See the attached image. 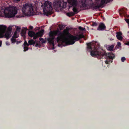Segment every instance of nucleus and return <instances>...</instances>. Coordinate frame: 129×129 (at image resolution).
I'll return each mask as SVG.
<instances>
[{
  "instance_id": "1",
  "label": "nucleus",
  "mask_w": 129,
  "mask_h": 129,
  "mask_svg": "<svg viewBox=\"0 0 129 129\" xmlns=\"http://www.w3.org/2000/svg\"><path fill=\"white\" fill-rule=\"evenodd\" d=\"M49 36L50 38H48L47 40L50 44L54 46V43L55 37L57 36L56 39L58 43V46H60L61 44L59 43L62 42L65 43L67 45L74 44L76 41H77L82 38H84V36L82 34H80L77 36H74L70 34L69 30L67 27L62 33L59 30L51 31L49 33Z\"/></svg>"
},
{
  "instance_id": "2",
  "label": "nucleus",
  "mask_w": 129,
  "mask_h": 129,
  "mask_svg": "<svg viewBox=\"0 0 129 129\" xmlns=\"http://www.w3.org/2000/svg\"><path fill=\"white\" fill-rule=\"evenodd\" d=\"M98 44L95 43V44H92L91 43H87V48L90 52L91 55L92 56L97 57L98 59H100L104 56L107 57L106 60L105 61L106 63L109 64V62L113 61V59L115 57V55L112 52L106 53L105 52L101 49L100 45L97 44V46L96 45Z\"/></svg>"
},
{
  "instance_id": "3",
  "label": "nucleus",
  "mask_w": 129,
  "mask_h": 129,
  "mask_svg": "<svg viewBox=\"0 0 129 129\" xmlns=\"http://www.w3.org/2000/svg\"><path fill=\"white\" fill-rule=\"evenodd\" d=\"M22 11L23 15L20 14L17 15V18L24 17V16H33L34 15V9L32 6H30L28 3H26L24 5L22 9Z\"/></svg>"
},
{
  "instance_id": "4",
  "label": "nucleus",
  "mask_w": 129,
  "mask_h": 129,
  "mask_svg": "<svg viewBox=\"0 0 129 129\" xmlns=\"http://www.w3.org/2000/svg\"><path fill=\"white\" fill-rule=\"evenodd\" d=\"M17 9L15 7L6 8L4 12L5 17L7 18L14 17L17 13Z\"/></svg>"
},
{
  "instance_id": "5",
  "label": "nucleus",
  "mask_w": 129,
  "mask_h": 129,
  "mask_svg": "<svg viewBox=\"0 0 129 129\" xmlns=\"http://www.w3.org/2000/svg\"><path fill=\"white\" fill-rule=\"evenodd\" d=\"M95 2L90 4V6L92 7L93 10H96L99 9L105 4H107L113 0H95Z\"/></svg>"
},
{
  "instance_id": "6",
  "label": "nucleus",
  "mask_w": 129,
  "mask_h": 129,
  "mask_svg": "<svg viewBox=\"0 0 129 129\" xmlns=\"http://www.w3.org/2000/svg\"><path fill=\"white\" fill-rule=\"evenodd\" d=\"M52 10V4L49 1L45 2L43 9L44 14L47 16L51 15Z\"/></svg>"
},
{
  "instance_id": "7",
  "label": "nucleus",
  "mask_w": 129,
  "mask_h": 129,
  "mask_svg": "<svg viewBox=\"0 0 129 129\" xmlns=\"http://www.w3.org/2000/svg\"><path fill=\"white\" fill-rule=\"evenodd\" d=\"M64 0L59 1L56 2L54 7L56 10H61L66 8L67 2H64Z\"/></svg>"
},
{
  "instance_id": "8",
  "label": "nucleus",
  "mask_w": 129,
  "mask_h": 129,
  "mask_svg": "<svg viewBox=\"0 0 129 129\" xmlns=\"http://www.w3.org/2000/svg\"><path fill=\"white\" fill-rule=\"evenodd\" d=\"M3 25V26H5L6 27L5 32L3 34L4 36L3 37H4L5 38H6L7 39H9L11 36L10 35L12 31V27L10 26L9 27H8L7 30L6 31L7 27L6 26L4 25Z\"/></svg>"
},
{
  "instance_id": "9",
  "label": "nucleus",
  "mask_w": 129,
  "mask_h": 129,
  "mask_svg": "<svg viewBox=\"0 0 129 129\" xmlns=\"http://www.w3.org/2000/svg\"><path fill=\"white\" fill-rule=\"evenodd\" d=\"M6 27L3 25H0V38L3 37V34L5 32ZM2 41L0 40V47L1 46Z\"/></svg>"
},
{
  "instance_id": "10",
  "label": "nucleus",
  "mask_w": 129,
  "mask_h": 129,
  "mask_svg": "<svg viewBox=\"0 0 129 129\" xmlns=\"http://www.w3.org/2000/svg\"><path fill=\"white\" fill-rule=\"evenodd\" d=\"M68 3L70 4L69 7L72 6H77V0H68Z\"/></svg>"
},
{
  "instance_id": "11",
  "label": "nucleus",
  "mask_w": 129,
  "mask_h": 129,
  "mask_svg": "<svg viewBox=\"0 0 129 129\" xmlns=\"http://www.w3.org/2000/svg\"><path fill=\"white\" fill-rule=\"evenodd\" d=\"M106 28V26L104 23H100L97 29L99 30H103L105 29Z\"/></svg>"
},
{
  "instance_id": "12",
  "label": "nucleus",
  "mask_w": 129,
  "mask_h": 129,
  "mask_svg": "<svg viewBox=\"0 0 129 129\" xmlns=\"http://www.w3.org/2000/svg\"><path fill=\"white\" fill-rule=\"evenodd\" d=\"M116 37L117 39L120 40H122L123 38L122 37V33L120 31L117 32L116 33Z\"/></svg>"
},
{
  "instance_id": "13",
  "label": "nucleus",
  "mask_w": 129,
  "mask_h": 129,
  "mask_svg": "<svg viewBox=\"0 0 129 129\" xmlns=\"http://www.w3.org/2000/svg\"><path fill=\"white\" fill-rule=\"evenodd\" d=\"M44 31V30L42 29L40 31L37 33L36 34V35L38 37H42L43 35V33Z\"/></svg>"
},
{
  "instance_id": "14",
  "label": "nucleus",
  "mask_w": 129,
  "mask_h": 129,
  "mask_svg": "<svg viewBox=\"0 0 129 129\" xmlns=\"http://www.w3.org/2000/svg\"><path fill=\"white\" fill-rule=\"evenodd\" d=\"M77 6H74L72 10L74 12V13L75 14H77L78 13L79 11H78V8L77 7Z\"/></svg>"
},
{
  "instance_id": "15",
  "label": "nucleus",
  "mask_w": 129,
  "mask_h": 129,
  "mask_svg": "<svg viewBox=\"0 0 129 129\" xmlns=\"http://www.w3.org/2000/svg\"><path fill=\"white\" fill-rule=\"evenodd\" d=\"M35 34V33L32 31H29L28 33V36L31 37H33Z\"/></svg>"
},
{
  "instance_id": "16",
  "label": "nucleus",
  "mask_w": 129,
  "mask_h": 129,
  "mask_svg": "<svg viewBox=\"0 0 129 129\" xmlns=\"http://www.w3.org/2000/svg\"><path fill=\"white\" fill-rule=\"evenodd\" d=\"M28 43L29 46L31 45H33L34 46L36 42L33 40H30L28 41Z\"/></svg>"
},
{
  "instance_id": "17",
  "label": "nucleus",
  "mask_w": 129,
  "mask_h": 129,
  "mask_svg": "<svg viewBox=\"0 0 129 129\" xmlns=\"http://www.w3.org/2000/svg\"><path fill=\"white\" fill-rule=\"evenodd\" d=\"M75 13L72 12H69L67 13V15L69 17L73 16L75 15Z\"/></svg>"
},
{
  "instance_id": "18",
  "label": "nucleus",
  "mask_w": 129,
  "mask_h": 129,
  "mask_svg": "<svg viewBox=\"0 0 129 129\" xmlns=\"http://www.w3.org/2000/svg\"><path fill=\"white\" fill-rule=\"evenodd\" d=\"M17 31H15L12 37H14V38H17L18 37V36L17 34Z\"/></svg>"
},
{
  "instance_id": "19",
  "label": "nucleus",
  "mask_w": 129,
  "mask_h": 129,
  "mask_svg": "<svg viewBox=\"0 0 129 129\" xmlns=\"http://www.w3.org/2000/svg\"><path fill=\"white\" fill-rule=\"evenodd\" d=\"M26 33V31L25 30H22L21 31L22 36V37L25 36Z\"/></svg>"
},
{
  "instance_id": "20",
  "label": "nucleus",
  "mask_w": 129,
  "mask_h": 129,
  "mask_svg": "<svg viewBox=\"0 0 129 129\" xmlns=\"http://www.w3.org/2000/svg\"><path fill=\"white\" fill-rule=\"evenodd\" d=\"M114 47V45H112L111 46H109L108 47L109 50L110 51H112L113 50V48Z\"/></svg>"
},
{
  "instance_id": "21",
  "label": "nucleus",
  "mask_w": 129,
  "mask_h": 129,
  "mask_svg": "<svg viewBox=\"0 0 129 129\" xmlns=\"http://www.w3.org/2000/svg\"><path fill=\"white\" fill-rule=\"evenodd\" d=\"M11 41L12 43H15L16 42V39L14 37H12L11 39Z\"/></svg>"
},
{
  "instance_id": "22",
  "label": "nucleus",
  "mask_w": 129,
  "mask_h": 129,
  "mask_svg": "<svg viewBox=\"0 0 129 129\" xmlns=\"http://www.w3.org/2000/svg\"><path fill=\"white\" fill-rule=\"evenodd\" d=\"M24 49V50L23 51L24 52L26 51H27L28 50V47L26 46H24L23 47Z\"/></svg>"
},
{
  "instance_id": "23",
  "label": "nucleus",
  "mask_w": 129,
  "mask_h": 129,
  "mask_svg": "<svg viewBox=\"0 0 129 129\" xmlns=\"http://www.w3.org/2000/svg\"><path fill=\"white\" fill-rule=\"evenodd\" d=\"M23 45L24 46H28L29 45L28 44V43H27L26 41H25Z\"/></svg>"
},
{
  "instance_id": "24",
  "label": "nucleus",
  "mask_w": 129,
  "mask_h": 129,
  "mask_svg": "<svg viewBox=\"0 0 129 129\" xmlns=\"http://www.w3.org/2000/svg\"><path fill=\"white\" fill-rule=\"evenodd\" d=\"M39 40L40 41H41L43 43H45V42L44 40V39L43 38H39Z\"/></svg>"
},
{
  "instance_id": "25",
  "label": "nucleus",
  "mask_w": 129,
  "mask_h": 129,
  "mask_svg": "<svg viewBox=\"0 0 129 129\" xmlns=\"http://www.w3.org/2000/svg\"><path fill=\"white\" fill-rule=\"evenodd\" d=\"M126 60V58L125 57H123L121 58V60L122 62H123Z\"/></svg>"
},
{
  "instance_id": "26",
  "label": "nucleus",
  "mask_w": 129,
  "mask_h": 129,
  "mask_svg": "<svg viewBox=\"0 0 129 129\" xmlns=\"http://www.w3.org/2000/svg\"><path fill=\"white\" fill-rule=\"evenodd\" d=\"M78 28L79 30L81 31L84 30L85 29V28H84L81 26H79Z\"/></svg>"
},
{
  "instance_id": "27",
  "label": "nucleus",
  "mask_w": 129,
  "mask_h": 129,
  "mask_svg": "<svg viewBox=\"0 0 129 129\" xmlns=\"http://www.w3.org/2000/svg\"><path fill=\"white\" fill-rule=\"evenodd\" d=\"M92 26H96L97 25V24L96 22H93L92 24Z\"/></svg>"
},
{
  "instance_id": "28",
  "label": "nucleus",
  "mask_w": 129,
  "mask_h": 129,
  "mask_svg": "<svg viewBox=\"0 0 129 129\" xmlns=\"http://www.w3.org/2000/svg\"><path fill=\"white\" fill-rule=\"evenodd\" d=\"M33 37V39L34 40L36 39L38 37V36L36 35V34L35 35H34Z\"/></svg>"
},
{
  "instance_id": "29",
  "label": "nucleus",
  "mask_w": 129,
  "mask_h": 129,
  "mask_svg": "<svg viewBox=\"0 0 129 129\" xmlns=\"http://www.w3.org/2000/svg\"><path fill=\"white\" fill-rule=\"evenodd\" d=\"M117 45L119 47H121V43L119 42H117Z\"/></svg>"
},
{
  "instance_id": "30",
  "label": "nucleus",
  "mask_w": 129,
  "mask_h": 129,
  "mask_svg": "<svg viewBox=\"0 0 129 129\" xmlns=\"http://www.w3.org/2000/svg\"><path fill=\"white\" fill-rule=\"evenodd\" d=\"M126 22L128 24H129V19H125Z\"/></svg>"
},
{
  "instance_id": "31",
  "label": "nucleus",
  "mask_w": 129,
  "mask_h": 129,
  "mask_svg": "<svg viewBox=\"0 0 129 129\" xmlns=\"http://www.w3.org/2000/svg\"><path fill=\"white\" fill-rule=\"evenodd\" d=\"M29 28L30 29H32L33 28V27L32 26H29Z\"/></svg>"
},
{
  "instance_id": "32",
  "label": "nucleus",
  "mask_w": 129,
  "mask_h": 129,
  "mask_svg": "<svg viewBox=\"0 0 129 129\" xmlns=\"http://www.w3.org/2000/svg\"><path fill=\"white\" fill-rule=\"evenodd\" d=\"M20 29V28L19 27H17L16 29V31H17V30H18Z\"/></svg>"
},
{
  "instance_id": "33",
  "label": "nucleus",
  "mask_w": 129,
  "mask_h": 129,
  "mask_svg": "<svg viewBox=\"0 0 129 129\" xmlns=\"http://www.w3.org/2000/svg\"><path fill=\"white\" fill-rule=\"evenodd\" d=\"M6 44L7 45H9V43L8 42H6Z\"/></svg>"
},
{
  "instance_id": "34",
  "label": "nucleus",
  "mask_w": 129,
  "mask_h": 129,
  "mask_svg": "<svg viewBox=\"0 0 129 129\" xmlns=\"http://www.w3.org/2000/svg\"><path fill=\"white\" fill-rule=\"evenodd\" d=\"M20 41H17V44H18V43H20Z\"/></svg>"
},
{
  "instance_id": "35",
  "label": "nucleus",
  "mask_w": 129,
  "mask_h": 129,
  "mask_svg": "<svg viewBox=\"0 0 129 129\" xmlns=\"http://www.w3.org/2000/svg\"><path fill=\"white\" fill-rule=\"evenodd\" d=\"M126 44L127 45H129V42L126 43Z\"/></svg>"
},
{
  "instance_id": "36",
  "label": "nucleus",
  "mask_w": 129,
  "mask_h": 129,
  "mask_svg": "<svg viewBox=\"0 0 129 129\" xmlns=\"http://www.w3.org/2000/svg\"><path fill=\"white\" fill-rule=\"evenodd\" d=\"M20 0H16V2L17 3V2H19L20 1Z\"/></svg>"
},
{
  "instance_id": "37",
  "label": "nucleus",
  "mask_w": 129,
  "mask_h": 129,
  "mask_svg": "<svg viewBox=\"0 0 129 129\" xmlns=\"http://www.w3.org/2000/svg\"><path fill=\"white\" fill-rule=\"evenodd\" d=\"M38 45V44L37 43L36 45V47H37Z\"/></svg>"
},
{
  "instance_id": "38",
  "label": "nucleus",
  "mask_w": 129,
  "mask_h": 129,
  "mask_svg": "<svg viewBox=\"0 0 129 129\" xmlns=\"http://www.w3.org/2000/svg\"><path fill=\"white\" fill-rule=\"evenodd\" d=\"M128 17L129 18V15H128Z\"/></svg>"
}]
</instances>
